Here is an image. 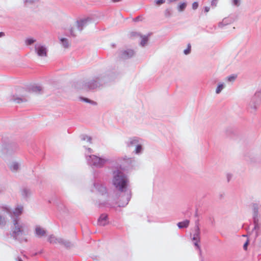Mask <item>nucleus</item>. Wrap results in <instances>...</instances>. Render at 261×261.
<instances>
[{
	"instance_id": "2",
	"label": "nucleus",
	"mask_w": 261,
	"mask_h": 261,
	"mask_svg": "<svg viewBox=\"0 0 261 261\" xmlns=\"http://www.w3.org/2000/svg\"><path fill=\"white\" fill-rule=\"evenodd\" d=\"M27 91L22 88H17L15 89V93L13 95V100L17 103L27 101Z\"/></svg>"
},
{
	"instance_id": "8",
	"label": "nucleus",
	"mask_w": 261,
	"mask_h": 261,
	"mask_svg": "<svg viewBox=\"0 0 261 261\" xmlns=\"http://www.w3.org/2000/svg\"><path fill=\"white\" fill-rule=\"evenodd\" d=\"M82 27L81 26V24H80L79 23L77 22L76 23L74 24L73 25V27L71 28V30H70L71 34L72 35H74L73 34V33L74 31H75L76 30L81 31V30H82Z\"/></svg>"
},
{
	"instance_id": "25",
	"label": "nucleus",
	"mask_w": 261,
	"mask_h": 261,
	"mask_svg": "<svg viewBox=\"0 0 261 261\" xmlns=\"http://www.w3.org/2000/svg\"><path fill=\"white\" fill-rule=\"evenodd\" d=\"M35 42V40L33 39H28L26 40V42L28 44H31L32 43H34Z\"/></svg>"
},
{
	"instance_id": "32",
	"label": "nucleus",
	"mask_w": 261,
	"mask_h": 261,
	"mask_svg": "<svg viewBox=\"0 0 261 261\" xmlns=\"http://www.w3.org/2000/svg\"><path fill=\"white\" fill-rule=\"evenodd\" d=\"M101 191H102V192H106V188H104V187H101Z\"/></svg>"
},
{
	"instance_id": "24",
	"label": "nucleus",
	"mask_w": 261,
	"mask_h": 261,
	"mask_svg": "<svg viewBox=\"0 0 261 261\" xmlns=\"http://www.w3.org/2000/svg\"><path fill=\"white\" fill-rule=\"evenodd\" d=\"M198 7V3L196 2H194L192 4V8L194 10H196Z\"/></svg>"
},
{
	"instance_id": "16",
	"label": "nucleus",
	"mask_w": 261,
	"mask_h": 261,
	"mask_svg": "<svg viewBox=\"0 0 261 261\" xmlns=\"http://www.w3.org/2000/svg\"><path fill=\"white\" fill-rule=\"evenodd\" d=\"M19 168L18 164L17 163H13L10 166V169L12 171H15L18 170Z\"/></svg>"
},
{
	"instance_id": "20",
	"label": "nucleus",
	"mask_w": 261,
	"mask_h": 261,
	"mask_svg": "<svg viewBox=\"0 0 261 261\" xmlns=\"http://www.w3.org/2000/svg\"><path fill=\"white\" fill-rule=\"evenodd\" d=\"M147 41H148V39H147V37H143V38H142L141 42V45L142 46L145 45L146 44Z\"/></svg>"
},
{
	"instance_id": "18",
	"label": "nucleus",
	"mask_w": 261,
	"mask_h": 261,
	"mask_svg": "<svg viewBox=\"0 0 261 261\" xmlns=\"http://www.w3.org/2000/svg\"><path fill=\"white\" fill-rule=\"evenodd\" d=\"M223 87H224L223 84H219L218 86L217 87V88L216 89V93H219L222 91V90L223 89Z\"/></svg>"
},
{
	"instance_id": "9",
	"label": "nucleus",
	"mask_w": 261,
	"mask_h": 261,
	"mask_svg": "<svg viewBox=\"0 0 261 261\" xmlns=\"http://www.w3.org/2000/svg\"><path fill=\"white\" fill-rule=\"evenodd\" d=\"M107 219V215L106 214H102L98 219L99 223L102 225H105L106 223Z\"/></svg>"
},
{
	"instance_id": "31",
	"label": "nucleus",
	"mask_w": 261,
	"mask_h": 261,
	"mask_svg": "<svg viewBox=\"0 0 261 261\" xmlns=\"http://www.w3.org/2000/svg\"><path fill=\"white\" fill-rule=\"evenodd\" d=\"M255 96H259L261 97V93L260 92H258V93H256L255 95Z\"/></svg>"
},
{
	"instance_id": "4",
	"label": "nucleus",
	"mask_w": 261,
	"mask_h": 261,
	"mask_svg": "<svg viewBox=\"0 0 261 261\" xmlns=\"http://www.w3.org/2000/svg\"><path fill=\"white\" fill-rule=\"evenodd\" d=\"M90 158L92 160L93 165L96 166H101L107 162L106 160L100 158L96 155H91L90 156Z\"/></svg>"
},
{
	"instance_id": "19",
	"label": "nucleus",
	"mask_w": 261,
	"mask_h": 261,
	"mask_svg": "<svg viewBox=\"0 0 261 261\" xmlns=\"http://www.w3.org/2000/svg\"><path fill=\"white\" fill-rule=\"evenodd\" d=\"M6 224V221L4 217L0 215V225L4 226Z\"/></svg>"
},
{
	"instance_id": "22",
	"label": "nucleus",
	"mask_w": 261,
	"mask_h": 261,
	"mask_svg": "<svg viewBox=\"0 0 261 261\" xmlns=\"http://www.w3.org/2000/svg\"><path fill=\"white\" fill-rule=\"evenodd\" d=\"M237 77V76L236 75H231V76H229L227 77V79L230 82H232V81H234V80L236 79Z\"/></svg>"
},
{
	"instance_id": "30",
	"label": "nucleus",
	"mask_w": 261,
	"mask_h": 261,
	"mask_svg": "<svg viewBox=\"0 0 261 261\" xmlns=\"http://www.w3.org/2000/svg\"><path fill=\"white\" fill-rule=\"evenodd\" d=\"M233 4L234 5L238 6L239 5L238 0H233Z\"/></svg>"
},
{
	"instance_id": "14",
	"label": "nucleus",
	"mask_w": 261,
	"mask_h": 261,
	"mask_svg": "<svg viewBox=\"0 0 261 261\" xmlns=\"http://www.w3.org/2000/svg\"><path fill=\"white\" fill-rule=\"evenodd\" d=\"M61 42H62V44L63 45V46L65 47V48H67L68 47V46H69V43H68V41L67 40V39H65V38H61L60 39Z\"/></svg>"
},
{
	"instance_id": "29",
	"label": "nucleus",
	"mask_w": 261,
	"mask_h": 261,
	"mask_svg": "<svg viewBox=\"0 0 261 261\" xmlns=\"http://www.w3.org/2000/svg\"><path fill=\"white\" fill-rule=\"evenodd\" d=\"M210 8L208 7H204V12L206 13H207L210 11Z\"/></svg>"
},
{
	"instance_id": "15",
	"label": "nucleus",
	"mask_w": 261,
	"mask_h": 261,
	"mask_svg": "<svg viewBox=\"0 0 261 261\" xmlns=\"http://www.w3.org/2000/svg\"><path fill=\"white\" fill-rule=\"evenodd\" d=\"M186 7L187 4L186 3H180L178 7V10L179 11H182Z\"/></svg>"
},
{
	"instance_id": "1",
	"label": "nucleus",
	"mask_w": 261,
	"mask_h": 261,
	"mask_svg": "<svg viewBox=\"0 0 261 261\" xmlns=\"http://www.w3.org/2000/svg\"><path fill=\"white\" fill-rule=\"evenodd\" d=\"M114 178L113 182L114 185L120 191H122L126 186V179L123 173L120 171H116L113 173Z\"/></svg>"
},
{
	"instance_id": "3",
	"label": "nucleus",
	"mask_w": 261,
	"mask_h": 261,
	"mask_svg": "<svg viewBox=\"0 0 261 261\" xmlns=\"http://www.w3.org/2000/svg\"><path fill=\"white\" fill-rule=\"evenodd\" d=\"M5 209L6 210V212L9 214L11 218H13V226L11 227L13 234H14L15 237L18 236L22 231V227L19 225L17 218L13 217L12 214L10 212V211L7 208H5Z\"/></svg>"
},
{
	"instance_id": "7",
	"label": "nucleus",
	"mask_w": 261,
	"mask_h": 261,
	"mask_svg": "<svg viewBox=\"0 0 261 261\" xmlns=\"http://www.w3.org/2000/svg\"><path fill=\"white\" fill-rule=\"evenodd\" d=\"M36 234L39 237H42L46 234V231L40 226H37L35 229Z\"/></svg>"
},
{
	"instance_id": "27",
	"label": "nucleus",
	"mask_w": 261,
	"mask_h": 261,
	"mask_svg": "<svg viewBox=\"0 0 261 261\" xmlns=\"http://www.w3.org/2000/svg\"><path fill=\"white\" fill-rule=\"evenodd\" d=\"M248 240H247L245 243V244H244L243 245V248L244 249V250H246L247 249V246H248Z\"/></svg>"
},
{
	"instance_id": "10",
	"label": "nucleus",
	"mask_w": 261,
	"mask_h": 261,
	"mask_svg": "<svg viewBox=\"0 0 261 261\" xmlns=\"http://www.w3.org/2000/svg\"><path fill=\"white\" fill-rule=\"evenodd\" d=\"M190 223V221L188 220H186L182 222H180L177 223V226L179 228L187 227Z\"/></svg>"
},
{
	"instance_id": "33",
	"label": "nucleus",
	"mask_w": 261,
	"mask_h": 261,
	"mask_svg": "<svg viewBox=\"0 0 261 261\" xmlns=\"http://www.w3.org/2000/svg\"><path fill=\"white\" fill-rule=\"evenodd\" d=\"M121 0H111V1L113 3H116L121 1Z\"/></svg>"
},
{
	"instance_id": "12",
	"label": "nucleus",
	"mask_w": 261,
	"mask_h": 261,
	"mask_svg": "<svg viewBox=\"0 0 261 261\" xmlns=\"http://www.w3.org/2000/svg\"><path fill=\"white\" fill-rule=\"evenodd\" d=\"M22 211V207H17L14 211V212L13 213V215L14 216L17 217L21 214Z\"/></svg>"
},
{
	"instance_id": "13",
	"label": "nucleus",
	"mask_w": 261,
	"mask_h": 261,
	"mask_svg": "<svg viewBox=\"0 0 261 261\" xmlns=\"http://www.w3.org/2000/svg\"><path fill=\"white\" fill-rule=\"evenodd\" d=\"M193 240L194 241H195L194 242L195 245L197 247V248H199L198 245V242H199V237L198 234H196L194 236L193 238Z\"/></svg>"
},
{
	"instance_id": "17",
	"label": "nucleus",
	"mask_w": 261,
	"mask_h": 261,
	"mask_svg": "<svg viewBox=\"0 0 261 261\" xmlns=\"http://www.w3.org/2000/svg\"><path fill=\"white\" fill-rule=\"evenodd\" d=\"M138 142V141L136 139H135V138L130 139L129 140V142L128 146H132L134 144H137Z\"/></svg>"
},
{
	"instance_id": "5",
	"label": "nucleus",
	"mask_w": 261,
	"mask_h": 261,
	"mask_svg": "<svg viewBox=\"0 0 261 261\" xmlns=\"http://www.w3.org/2000/svg\"><path fill=\"white\" fill-rule=\"evenodd\" d=\"M48 241L50 243H53V244H57V243L62 244L65 245V246H66L67 247H69L70 246L69 245V243H66V242H64V240H63L62 239L57 238L54 235H51L49 236V237L48 238Z\"/></svg>"
},
{
	"instance_id": "23",
	"label": "nucleus",
	"mask_w": 261,
	"mask_h": 261,
	"mask_svg": "<svg viewBox=\"0 0 261 261\" xmlns=\"http://www.w3.org/2000/svg\"><path fill=\"white\" fill-rule=\"evenodd\" d=\"M141 149H142L141 146L140 145H137V147H136V152L137 153H138L140 152Z\"/></svg>"
},
{
	"instance_id": "28",
	"label": "nucleus",
	"mask_w": 261,
	"mask_h": 261,
	"mask_svg": "<svg viewBox=\"0 0 261 261\" xmlns=\"http://www.w3.org/2000/svg\"><path fill=\"white\" fill-rule=\"evenodd\" d=\"M218 1V0H212V3H212V6H215H215H216V5H217V1Z\"/></svg>"
},
{
	"instance_id": "21",
	"label": "nucleus",
	"mask_w": 261,
	"mask_h": 261,
	"mask_svg": "<svg viewBox=\"0 0 261 261\" xmlns=\"http://www.w3.org/2000/svg\"><path fill=\"white\" fill-rule=\"evenodd\" d=\"M190 51H191V45H190V44H189L188 45V47H187V48L184 50V53H185L186 55H187V54H189V53H190Z\"/></svg>"
},
{
	"instance_id": "11",
	"label": "nucleus",
	"mask_w": 261,
	"mask_h": 261,
	"mask_svg": "<svg viewBox=\"0 0 261 261\" xmlns=\"http://www.w3.org/2000/svg\"><path fill=\"white\" fill-rule=\"evenodd\" d=\"M134 51L133 50H125L123 53V57L124 58H128L133 56Z\"/></svg>"
},
{
	"instance_id": "35",
	"label": "nucleus",
	"mask_w": 261,
	"mask_h": 261,
	"mask_svg": "<svg viewBox=\"0 0 261 261\" xmlns=\"http://www.w3.org/2000/svg\"><path fill=\"white\" fill-rule=\"evenodd\" d=\"M18 261H22L20 258H18Z\"/></svg>"
},
{
	"instance_id": "34",
	"label": "nucleus",
	"mask_w": 261,
	"mask_h": 261,
	"mask_svg": "<svg viewBox=\"0 0 261 261\" xmlns=\"http://www.w3.org/2000/svg\"><path fill=\"white\" fill-rule=\"evenodd\" d=\"M4 36V33L3 32H0V37Z\"/></svg>"
},
{
	"instance_id": "26",
	"label": "nucleus",
	"mask_w": 261,
	"mask_h": 261,
	"mask_svg": "<svg viewBox=\"0 0 261 261\" xmlns=\"http://www.w3.org/2000/svg\"><path fill=\"white\" fill-rule=\"evenodd\" d=\"M165 2V0H157L156 1V4L157 5H161L163 4Z\"/></svg>"
},
{
	"instance_id": "6",
	"label": "nucleus",
	"mask_w": 261,
	"mask_h": 261,
	"mask_svg": "<svg viewBox=\"0 0 261 261\" xmlns=\"http://www.w3.org/2000/svg\"><path fill=\"white\" fill-rule=\"evenodd\" d=\"M36 51L37 55L40 57H45L47 55V50L45 46L40 44H37L35 46Z\"/></svg>"
}]
</instances>
